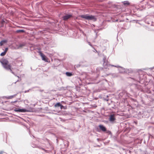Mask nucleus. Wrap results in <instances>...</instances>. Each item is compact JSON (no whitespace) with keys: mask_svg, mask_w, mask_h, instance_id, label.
<instances>
[{"mask_svg":"<svg viewBox=\"0 0 154 154\" xmlns=\"http://www.w3.org/2000/svg\"><path fill=\"white\" fill-rule=\"evenodd\" d=\"M0 62L2 65L3 67L7 70H10L11 72L13 73V72L11 69V66L9 63V61L6 59H4L0 61Z\"/></svg>","mask_w":154,"mask_h":154,"instance_id":"f257e3e1","label":"nucleus"},{"mask_svg":"<svg viewBox=\"0 0 154 154\" xmlns=\"http://www.w3.org/2000/svg\"><path fill=\"white\" fill-rule=\"evenodd\" d=\"M79 17L88 20H93L94 21L96 20V18L95 17V16L91 15H89L88 14L83 15H80Z\"/></svg>","mask_w":154,"mask_h":154,"instance_id":"f03ea898","label":"nucleus"},{"mask_svg":"<svg viewBox=\"0 0 154 154\" xmlns=\"http://www.w3.org/2000/svg\"><path fill=\"white\" fill-rule=\"evenodd\" d=\"M32 110V109H30L29 110H28L25 109H18L17 108H15L14 109V111L16 112H31Z\"/></svg>","mask_w":154,"mask_h":154,"instance_id":"7ed1b4c3","label":"nucleus"},{"mask_svg":"<svg viewBox=\"0 0 154 154\" xmlns=\"http://www.w3.org/2000/svg\"><path fill=\"white\" fill-rule=\"evenodd\" d=\"M39 54L42 57L43 60L45 61L46 62L48 61V58L46 57L45 55H44L41 52H39Z\"/></svg>","mask_w":154,"mask_h":154,"instance_id":"20e7f679","label":"nucleus"},{"mask_svg":"<svg viewBox=\"0 0 154 154\" xmlns=\"http://www.w3.org/2000/svg\"><path fill=\"white\" fill-rule=\"evenodd\" d=\"M72 17V15L71 14H67L63 17V19L64 20H66Z\"/></svg>","mask_w":154,"mask_h":154,"instance_id":"39448f33","label":"nucleus"},{"mask_svg":"<svg viewBox=\"0 0 154 154\" xmlns=\"http://www.w3.org/2000/svg\"><path fill=\"white\" fill-rule=\"evenodd\" d=\"M103 66L105 68H106V66H107L108 64V62L106 61V57H104L103 59Z\"/></svg>","mask_w":154,"mask_h":154,"instance_id":"423d86ee","label":"nucleus"},{"mask_svg":"<svg viewBox=\"0 0 154 154\" xmlns=\"http://www.w3.org/2000/svg\"><path fill=\"white\" fill-rule=\"evenodd\" d=\"M99 127L101 130L103 132H105L106 131V129L105 127L103 125H100Z\"/></svg>","mask_w":154,"mask_h":154,"instance_id":"0eeeda50","label":"nucleus"},{"mask_svg":"<svg viewBox=\"0 0 154 154\" xmlns=\"http://www.w3.org/2000/svg\"><path fill=\"white\" fill-rule=\"evenodd\" d=\"M116 119L114 115H111L109 116V120L110 121L113 122L115 121Z\"/></svg>","mask_w":154,"mask_h":154,"instance_id":"6e6552de","label":"nucleus"},{"mask_svg":"<svg viewBox=\"0 0 154 154\" xmlns=\"http://www.w3.org/2000/svg\"><path fill=\"white\" fill-rule=\"evenodd\" d=\"M7 42L6 40H3L0 42V46H2L4 44Z\"/></svg>","mask_w":154,"mask_h":154,"instance_id":"1a4fd4ad","label":"nucleus"},{"mask_svg":"<svg viewBox=\"0 0 154 154\" xmlns=\"http://www.w3.org/2000/svg\"><path fill=\"white\" fill-rule=\"evenodd\" d=\"M16 95V94H14V95H11V96H9L8 97H7V98L8 99H11L12 98L15 97Z\"/></svg>","mask_w":154,"mask_h":154,"instance_id":"9d476101","label":"nucleus"},{"mask_svg":"<svg viewBox=\"0 0 154 154\" xmlns=\"http://www.w3.org/2000/svg\"><path fill=\"white\" fill-rule=\"evenodd\" d=\"M61 104L60 103H56L55 105H54V107H59V106H61Z\"/></svg>","mask_w":154,"mask_h":154,"instance_id":"9b49d317","label":"nucleus"},{"mask_svg":"<svg viewBox=\"0 0 154 154\" xmlns=\"http://www.w3.org/2000/svg\"><path fill=\"white\" fill-rule=\"evenodd\" d=\"M123 3V4L125 5H129L130 4V3L129 2L127 1L124 2Z\"/></svg>","mask_w":154,"mask_h":154,"instance_id":"f8f14e48","label":"nucleus"},{"mask_svg":"<svg viewBox=\"0 0 154 154\" xmlns=\"http://www.w3.org/2000/svg\"><path fill=\"white\" fill-rule=\"evenodd\" d=\"M66 75L69 76H70L72 75V73L69 72H66Z\"/></svg>","mask_w":154,"mask_h":154,"instance_id":"ddd939ff","label":"nucleus"},{"mask_svg":"<svg viewBox=\"0 0 154 154\" xmlns=\"http://www.w3.org/2000/svg\"><path fill=\"white\" fill-rule=\"evenodd\" d=\"M24 32V30H17L16 31V32L17 33H20V32Z\"/></svg>","mask_w":154,"mask_h":154,"instance_id":"4468645a","label":"nucleus"},{"mask_svg":"<svg viewBox=\"0 0 154 154\" xmlns=\"http://www.w3.org/2000/svg\"><path fill=\"white\" fill-rule=\"evenodd\" d=\"M6 53L4 51L3 52H2L1 54H0V55L1 56H4V55H5V54H6Z\"/></svg>","mask_w":154,"mask_h":154,"instance_id":"2eb2a0df","label":"nucleus"},{"mask_svg":"<svg viewBox=\"0 0 154 154\" xmlns=\"http://www.w3.org/2000/svg\"><path fill=\"white\" fill-rule=\"evenodd\" d=\"M60 109H64V107L63 106V105H61V106H60Z\"/></svg>","mask_w":154,"mask_h":154,"instance_id":"dca6fc26","label":"nucleus"},{"mask_svg":"<svg viewBox=\"0 0 154 154\" xmlns=\"http://www.w3.org/2000/svg\"><path fill=\"white\" fill-rule=\"evenodd\" d=\"M8 48H6L5 49V50L4 51V52L6 53L7 51H8Z\"/></svg>","mask_w":154,"mask_h":154,"instance_id":"f3484780","label":"nucleus"},{"mask_svg":"<svg viewBox=\"0 0 154 154\" xmlns=\"http://www.w3.org/2000/svg\"><path fill=\"white\" fill-rule=\"evenodd\" d=\"M17 102V100H16V101H15L14 102H11V103H16Z\"/></svg>","mask_w":154,"mask_h":154,"instance_id":"a211bd4d","label":"nucleus"},{"mask_svg":"<svg viewBox=\"0 0 154 154\" xmlns=\"http://www.w3.org/2000/svg\"><path fill=\"white\" fill-rule=\"evenodd\" d=\"M111 133L110 131H107V132H106V133Z\"/></svg>","mask_w":154,"mask_h":154,"instance_id":"6ab92c4d","label":"nucleus"},{"mask_svg":"<svg viewBox=\"0 0 154 154\" xmlns=\"http://www.w3.org/2000/svg\"><path fill=\"white\" fill-rule=\"evenodd\" d=\"M3 153V152L2 151H0V154H2Z\"/></svg>","mask_w":154,"mask_h":154,"instance_id":"aec40b11","label":"nucleus"},{"mask_svg":"<svg viewBox=\"0 0 154 154\" xmlns=\"http://www.w3.org/2000/svg\"><path fill=\"white\" fill-rule=\"evenodd\" d=\"M41 149H42L43 150H44V151H45V149H44L43 148H41Z\"/></svg>","mask_w":154,"mask_h":154,"instance_id":"412c9836","label":"nucleus"}]
</instances>
